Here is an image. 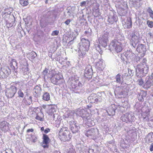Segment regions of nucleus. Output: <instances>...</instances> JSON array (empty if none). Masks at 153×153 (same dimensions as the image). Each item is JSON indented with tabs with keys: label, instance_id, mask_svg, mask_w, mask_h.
<instances>
[{
	"label": "nucleus",
	"instance_id": "nucleus-42",
	"mask_svg": "<svg viewBox=\"0 0 153 153\" xmlns=\"http://www.w3.org/2000/svg\"><path fill=\"white\" fill-rule=\"evenodd\" d=\"M147 12L149 13V14H150L153 12V11L150 7H149L147 9Z\"/></svg>",
	"mask_w": 153,
	"mask_h": 153
},
{
	"label": "nucleus",
	"instance_id": "nucleus-58",
	"mask_svg": "<svg viewBox=\"0 0 153 153\" xmlns=\"http://www.w3.org/2000/svg\"><path fill=\"white\" fill-rule=\"evenodd\" d=\"M82 117H84V116L82 115Z\"/></svg>",
	"mask_w": 153,
	"mask_h": 153
},
{
	"label": "nucleus",
	"instance_id": "nucleus-28",
	"mask_svg": "<svg viewBox=\"0 0 153 153\" xmlns=\"http://www.w3.org/2000/svg\"><path fill=\"white\" fill-rule=\"evenodd\" d=\"M18 97L21 98L23 97L24 96V94L23 93L21 89L19 90L18 92Z\"/></svg>",
	"mask_w": 153,
	"mask_h": 153
},
{
	"label": "nucleus",
	"instance_id": "nucleus-3",
	"mask_svg": "<svg viewBox=\"0 0 153 153\" xmlns=\"http://www.w3.org/2000/svg\"><path fill=\"white\" fill-rule=\"evenodd\" d=\"M146 60L145 58L143 59V63H141L138 65L137 69L139 72L137 73V76L141 78L146 76L149 71V67L146 64Z\"/></svg>",
	"mask_w": 153,
	"mask_h": 153
},
{
	"label": "nucleus",
	"instance_id": "nucleus-20",
	"mask_svg": "<svg viewBox=\"0 0 153 153\" xmlns=\"http://www.w3.org/2000/svg\"><path fill=\"white\" fill-rule=\"evenodd\" d=\"M152 85V83L151 81L150 80H148L146 82L143 84V87L146 89H148Z\"/></svg>",
	"mask_w": 153,
	"mask_h": 153
},
{
	"label": "nucleus",
	"instance_id": "nucleus-12",
	"mask_svg": "<svg viewBox=\"0 0 153 153\" xmlns=\"http://www.w3.org/2000/svg\"><path fill=\"white\" fill-rule=\"evenodd\" d=\"M139 39V36H137L135 34H133L130 40L131 45L134 47H135L138 43Z\"/></svg>",
	"mask_w": 153,
	"mask_h": 153
},
{
	"label": "nucleus",
	"instance_id": "nucleus-8",
	"mask_svg": "<svg viewBox=\"0 0 153 153\" xmlns=\"http://www.w3.org/2000/svg\"><path fill=\"white\" fill-rule=\"evenodd\" d=\"M85 135L94 140L96 139L97 137L96 130L94 128H91L87 131L85 133Z\"/></svg>",
	"mask_w": 153,
	"mask_h": 153
},
{
	"label": "nucleus",
	"instance_id": "nucleus-30",
	"mask_svg": "<svg viewBox=\"0 0 153 153\" xmlns=\"http://www.w3.org/2000/svg\"><path fill=\"white\" fill-rule=\"evenodd\" d=\"M147 23L149 27L152 28L153 27V22L148 21Z\"/></svg>",
	"mask_w": 153,
	"mask_h": 153
},
{
	"label": "nucleus",
	"instance_id": "nucleus-59",
	"mask_svg": "<svg viewBox=\"0 0 153 153\" xmlns=\"http://www.w3.org/2000/svg\"><path fill=\"white\" fill-rule=\"evenodd\" d=\"M40 25L41 26V24H40Z\"/></svg>",
	"mask_w": 153,
	"mask_h": 153
},
{
	"label": "nucleus",
	"instance_id": "nucleus-10",
	"mask_svg": "<svg viewBox=\"0 0 153 153\" xmlns=\"http://www.w3.org/2000/svg\"><path fill=\"white\" fill-rule=\"evenodd\" d=\"M9 123L5 121L0 123V130L4 133L7 132L10 128Z\"/></svg>",
	"mask_w": 153,
	"mask_h": 153
},
{
	"label": "nucleus",
	"instance_id": "nucleus-19",
	"mask_svg": "<svg viewBox=\"0 0 153 153\" xmlns=\"http://www.w3.org/2000/svg\"><path fill=\"white\" fill-rule=\"evenodd\" d=\"M132 26L131 19V18L130 17L127 19L126 22L124 24V27L126 28L129 29L131 28Z\"/></svg>",
	"mask_w": 153,
	"mask_h": 153
},
{
	"label": "nucleus",
	"instance_id": "nucleus-41",
	"mask_svg": "<svg viewBox=\"0 0 153 153\" xmlns=\"http://www.w3.org/2000/svg\"><path fill=\"white\" fill-rule=\"evenodd\" d=\"M94 152V149H89L88 151V153H93Z\"/></svg>",
	"mask_w": 153,
	"mask_h": 153
},
{
	"label": "nucleus",
	"instance_id": "nucleus-44",
	"mask_svg": "<svg viewBox=\"0 0 153 153\" xmlns=\"http://www.w3.org/2000/svg\"><path fill=\"white\" fill-rule=\"evenodd\" d=\"M150 150L151 151H153V143H152L150 146Z\"/></svg>",
	"mask_w": 153,
	"mask_h": 153
},
{
	"label": "nucleus",
	"instance_id": "nucleus-14",
	"mask_svg": "<svg viewBox=\"0 0 153 153\" xmlns=\"http://www.w3.org/2000/svg\"><path fill=\"white\" fill-rule=\"evenodd\" d=\"M125 56L128 59H134L135 56V54L130 51H127L125 53Z\"/></svg>",
	"mask_w": 153,
	"mask_h": 153
},
{
	"label": "nucleus",
	"instance_id": "nucleus-48",
	"mask_svg": "<svg viewBox=\"0 0 153 153\" xmlns=\"http://www.w3.org/2000/svg\"><path fill=\"white\" fill-rule=\"evenodd\" d=\"M95 102H97L99 101V99L97 98H96L94 100Z\"/></svg>",
	"mask_w": 153,
	"mask_h": 153
},
{
	"label": "nucleus",
	"instance_id": "nucleus-46",
	"mask_svg": "<svg viewBox=\"0 0 153 153\" xmlns=\"http://www.w3.org/2000/svg\"><path fill=\"white\" fill-rule=\"evenodd\" d=\"M150 17L153 19V12L149 14Z\"/></svg>",
	"mask_w": 153,
	"mask_h": 153
},
{
	"label": "nucleus",
	"instance_id": "nucleus-57",
	"mask_svg": "<svg viewBox=\"0 0 153 153\" xmlns=\"http://www.w3.org/2000/svg\"><path fill=\"white\" fill-rule=\"evenodd\" d=\"M88 108H91V106H88Z\"/></svg>",
	"mask_w": 153,
	"mask_h": 153
},
{
	"label": "nucleus",
	"instance_id": "nucleus-4",
	"mask_svg": "<svg viewBox=\"0 0 153 153\" xmlns=\"http://www.w3.org/2000/svg\"><path fill=\"white\" fill-rule=\"evenodd\" d=\"M122 45V43L118 41H112L109 46V49L111 51H112L113 49L111 48V46H112L117 53L120 52L122 51L123 49Z\"/></svg>",
	"mask_w": 153,
	"mask_h": 153
},
{
	"label": "nucleus",
	"instance_id": "nucleus-25",
	"mask_svg": "<svg viewBox=\"0 0 153 153\" xmlns=\"http://www.w3.org/2000/svg\"><path fill=\"white\" fill-rule=\"evenodd\" d=\"M116 82L117 83H120L121 82V75L120 74H118L115 76Z\"/></svg>",
	"mask_w": 153,
	"mask_h": 153
},
{
	"label": "nucleus",
	"instance_id": "nucleus-7",
	"mask_svg": "<svg viewBox=\"0 0 153 153\" xmlns=\"http://www.w3.org/2000/svg\"><path fill=\"white\" fill-rule=\"evenodd\" d=\"M17 91V88L15 86H12L6 89L5 92L6 95L8 98H12L14 96Z\"/></svg>",
	"mask_w": 153,
	"mask_h": 153
},
{
	"label": "nucleus",
	"instance_id": "nucleus-40",
	"mask_svg": "<svg viewBox=\"0 0 153 153\" xmlns=\"http://www.w3.org/2000/svg\"><path fill=\"white\" fill-rule=\"evenodd\" d=\"M50 129L48 128L45 129L44 131L45 133L47 134L50 132Z\"/></svg>",
	"mask_w": 153,
	"mask_h": 153
},
{
	"label": "nucleus",
	"instance_id": "nucleus-51",
	"mask_svg": "<svg viewBox=\"0 0 153 153\" xmlns=\"http://www.w3.org/2000/svg\"><path fill=\"white\" fill-rule=\"evenodd\" d=\"M88 33V31H86L85 32V33L87 34Z\"/></svg>",
	"mask_w": 153,
	"mask_h": 153
},
{
	"label": "nucleus",
	"instance_id": "nucleus-9",
	"mask_svg": "<svg viewBox=\"0 0 153 153\" xmlns=\"http://www.w3.org/2000/svg\"><path fill=\"white\" fill-rule=\"evenodd\" d=\"M51 142V140L48 136L46 134H43L42 141V146L44 149H48L49 147V143Z\"/></svg>",
	"mask_w": 153,
	"mask_h": 153
},
{
	"label": "nucleus",
	"instance_id": "nucleus-22",
	"mask_svg": "<svg viewBox=\"0 0 153 153\" xmlns=\"http://www.w3.org/2000/svg\"><path fill=\"white\" fill-rule=\"evenodd\" d=\"M128 114H123L121 117V119L123 122H127L129 120L128 118Z\"/></svg>",
	"mask_w": 153,
	"mask_h": 153
},
{
	"label": "nucleus",
	"instance_id": "nucleus-23",
	"mask_svg": "<svg viewBox=\"0 0 153 153\" xmlns=\"http://www.w3.org/2000/svg\"><path fill=\"white\" fill-rule=\"evenodd\" d=\"M42 99L43 100L48 101L50 99V94L48 92H46L42 96Z\"/></svg>",
	"mask_w": 153,
	"mask_h": 153
},
{
	"label": "nucleus",
	"instance_id": "nucleus-16",
	"mask_svg": "<svg viewBox=\"0 0 153 153\" xmlns=\"http://www.w3.org/2000/svg\"><path fill=\"white\" fill-rule=\"evenodd\" d=\"M49 107V109L47 111V113L49 115L51 116H53L54 117V113L56 112V111L55 108L52 107L53 104H50L48 105Z\"/></svg>",
	"mask_w": 153,
	"mask_h": 153
},
{
	"label": "nucleus",
	"instance_id": "nucleus-37",
	"mask_svg": "<svg viewBox=\"0 0 153 153\" xmlns=\"http://www.w3.org/2000/svg\"><path fill=\"white\" fill-rule=\"evenodd\" d=\"M71 21L70 19H67L65 22V24L68 25L70 23Z\"/></svg>",
	"mask_w": 153,
	"mask_h": 153
},
{
	"label": "nucleus",
	"instance_id": "nucleus-60",
	"mask_svg": "<svg viewBox=\"0 0 153 153\" xmlns=\"http://www.w3.org/2000/svg\"><path fill=\"white\" fill-rule=\"evenodd\" d=\"M1 134H0V136H1Z\"/></svg>",
	"mask_w": 153,
	"mask_h": 153
},
{
	"label": "nucleus",
	"instance_id": "nucleus-50",
	"mask_svg": "<svg viewBox=\"0 0 153 153\" xmlns=\"http://www.w3.org/2000/svg\"><path fill=\"white\" fill-rule=\"evenodd\" d=\"M46 105H43L42 106V107L44 108V109H45L46 108Z\"/></svg>",
	"mask_w": 153,
	"mask_h": 153
},
{
	"label": "nucleus",
	"instance_id": "nucleus-15",
	"mask_svg": "<svg viewBox=\"0 0 153 153\" xmlns=\"http://www.w3.org/2000/svg\"><path fill=\"white\" fill-rule=\"evenodd\" d=\"M137 51L139 53H142L144 54L146 51V48L145 45L142 44L139 45L137 48Z\"/></svg>",
	"mask_w": 153,
	"mask_h": 153
},
{
	"label": "nucleus",
	"instance_id": "nucleus-34",
	"mask_svg": "<svg viewBox=\"0 0 153 153\" xmlns=\"http://www.w3.org/2000/svg\"><path fill=\"white\" fill-rule=\"evenodd\" d=\"M32 97L30 96L29 97V98H28V102H27V104L30 105L32 102Z\"/></svg>",
	"mask_w": 153,
	"mask_h": 153
},
{
	"label": "nucleus",
	"instance_id": "nucleus-54",
	"mask_svg": "<svg viewBox=\"0 0 153 153\" xmlns=\"http://www.w3.org/2000/svg\"><path fill=\"white\" fill-rule=\"evenodd\" d=\"M23 101H24V102H25V101H26V100H25V99H24L23 100Z\"/></svg>",
	"mask_w": 153,
	"mask_h": 153
},
{
	"label": "nucleus",
	"instance_id": "nucleus-39",
	"mask_svg": "<svg viewBox=\"0 0 153 153\" xmlns=\"http://www.w3.org/2000/svg\"><path fill=\"white\" fill-rule=\"evenodd\" d=\"M68 153H76V152L73 149H70Z\"/></svg>",
	"mask_w": 153,
	"mask_h": 153
},
{
	"label": "nucleus",
	"instance_id": "nucleus-56",
	"mask_svg": "<svg viewBox=\"0 0 153 153\" xmlns=\"http://www.w3.org/2000/svg\"><path fill=\"white\" fill-rule=\"evenodd\" d=\"M32 58L33 59L35 57V56H32Z\"/></svg>",
	"mask_w": 153,
	"mask_h": 153
},
{
	"label": "nucleus",
	"instance_id": "nucleus-17",
	"mask_svg": "<svg viewBox=\"0 0 153 153\" xmlns=\"http://www.w3.org/2000/svg\"><path fill=\"white\" fill-rule=\"evenodd\" d=\"M84 76L86 79L89 80L92 78V73L90 69L85 70Z\"/></svg>",
	"mask_w": 153,
	"mask_h": 153
},
{
	"label": "nucleus",
	"instance_id": "nucleus-43",
	"mask_svg": "<svg viewBox=\"0 0 153 153\" xmlns=\"http://www.w3.org/2000/svg\"><path fill=\"white\" fill-rule=\"evenodd\" d=\"M148 35L150 39H151L153 37V35L152 33H149L148 34Z\"/></svg>",
	"mask_w": 153,
	"mask_h": 153
},
{
	"label": "nucleus",
	"instance_id": "nucleus-38",
	"mask_svg": "<svg viewBox=\"0 0 153 153\" xmlns=\"http://www.w3.org/2000/svg\"><path fill=\"white\" fill-rule=\"evenodd\" d=\"M34 131V129L32 128L31 129H29L27 130L26 131V132L27 133H29L30 132H33Z\"/></svg>",
	"mask_w": 153,
	"mask_h": 153
},
{
	"label": "nucleus",
	"instance_id": "nucleus-21",
	"mask_svg": "<svg viewBox=\"0 0 153 153\" xmlns=\"http://www.w3.org/2000/svg\"><path fill=\"white\" fill-rule=\"evenodd\" d=\"M147 95V91L142 90L140 93L139 96H141V98H139V100L141 101H143V100L144 98L146 97Z\"/></svg>",
	"mask_w": 153,
	"mask_h": 153
},
{
	"label": "nucleus",
	"instance_id": "nucleus-5",
	"mask_svg": "<svg viewBox=\"0 0 153 153\" xmlns=\"http://www.w3.org/2000/svg\"><path fill=\"white\" fill-rule=\"evenodd\" d=\"M63 76L60 73L52 74L51 80L52 83L56 85H58L59 81L63 79Z\"/></svg>",
	"mask_w": 153,
	"mask_h": 153
},
{
	"label": "nucleus",
	"instance_id": "nucleus-13",
	"mask_svg": "<svg viewBox=\"0 0 153 153\" xmlns=\"http://www.w3.org/2000/svg\"><path fill=\"white\" fill-rule=\"evenodd\" d=\"M69 125L70 129L73 133H76L79 130L78 126L76 123L73 121H71L69 122Z\"/></svg>",
	"mask_w": 153,
	"mask_h": 153
},
{
	"label": "nucleus",
	"instance_id": "nucleus-31",
	"mask_svg": "<svg viewBox=\"0 0 153 153\" xmlns=\"http://www.w3.org/2000/svg\"><path fill=\"white\" fill-rule=\"evenodd\" d=\"M59 33V31L56 30L52 32L51 33V35L52 36H57Z\"/></svg>",
	"mask_w": 153,
	"mask_h": 153
},
{
	"label": "nucleus",
	"instance_id": "nucleus-18",
	"mask_svg": "<svg viewBox=\"0 0 153 153\" xmlns=\"http://www.w3.org/2000/svg\"><path fill=\"white\" fill-rule=\"evenodd\" d=\"M146 142L149 143L153 142V132L149 133L146 137Z\"/></svg>",
	"mask_w": 153,
	"mask_h": 153
},
{
	"label": "nucleus",
	"instance_id": "nucleus-24",
	"mask_svg": "<svg viewBox=\"0 0 153 153\" xmlns=\"http://www.w3.org/2000/svg\"><path fill=\"white\" fill-rule=\"evenodd\" d=\"M35 119L38 120L43 121L44 120V116L43 113H41L40 114H37L35 118Z\"/></svg>",
	"mask_w": 153,
	"mask_h": 153
},
{
	"label": "nucleus",
	"instance_id": "nucleus-26",
	"mask_svg": "<svg viewBox=\"0 0 153 153\" xmlns=\"http://www.w3.org/2000/svg\"><path fill=\"white\" fill-rule=\"evenodd\" d=\"M19 3L22 6H26L28 4V0H20Z\"/></svg>",
	"mask_w": 153,
	"mask_h": 153
},
{
	"label": "nucleus",
	"instance_id": "nucleus-11",
	"mask_svg": "<svg viewBox=\"0 0 153 153\" xmlns=\"http://www.w3.org/2000/svg\"><path fill=\"white\" fill-rule=\"evenodd\" d=\"M96 68L100 71H102L105 67V64L102 59H100L98 62L95 63Z\"/></svg>",
	"mask_w": 153,
	"mask_h": 153
},
{
	"label": "nucleus",
	"instance_id": "nucleus-36",
	"mask_svg": "<svg viewBox=\"0 0 153 153\" xmlns=\"http://www.w3.org/2000/svg\"><path fill=\"white\" fill-rule=\"evenodd\" d=\"M86 4L85 1H83L80 3V5L81 7H83L85 6Z\"/></svg>",
	"mask_w": 153,
	"mask_h": 153
},
{
	"label": "nucleus",
	"instance_id": "nucleus-27",
	"mask_svg": "<svg viewBox=\"0 0 153 153\" xmlns=\"http://www.w3.org/2000/svg\"><path fill=\"white\" fill-rule=\"evenodd\" d=\"M22 70L25 74H27L28 72L29 69L27 65L24 66V67L22 68Z\"/></svg>",
	"mask_w": 153,
	"mask_h": 153
},
{
	"label": "nucleus",
	"instance_id": "nucleus-35",
	"mask_svg": "<svg viewBox=\"0 0 153 153\" xmlns=\"http://www.w3.org/2000/svg\"><path fill=\"white\" fill-rule=\"evenodd\" d=\"M5 153H13V151L11 149H6L4 151Z\"/></svg>",
	"mask_w": 153,
	"mask_h": 153
},
{
	"label": "nucleus",
	"instance_id": "nucleus-52",
	"mask_svg": "<svg viewBox=\"0 0 153 153\" xmlns=\"http://www.w3.org/2000/svg\"><path fill=\"white\" fill-rule=\"evenodd\" d=\"M102 52H103L102 51H101L100 52V54H102Z\"/></svg>",
	"mask_w": 153,
	"mask_h": 153
},
{
	"label": "nucleus",
	"instance_id": "nucleus-29",
	"mask_svg": "<svg viewBox=\"0 0 153 153\" xmlns=\"http://www.w3.org/2000/svg\"><path fill=\"white\" fill-rule=\"evenodd\" d=\"M31 140L32 142L34 143L37 141V138L35 136L31 135Z\"/></svg>",
	"mask_w": 153,
	"mask_h": 153
},
{
	"label": "nucleus",
	"instance_id": "nucleus-6",
	"mask_svg": "<svg viewBox=\"0 0 153 153\" xmlns=\"http://www.w3.org/2000/svg\"><path fill=\"white\" fill-rule=\"evenodd\" d=\"M108 34L107 33H104L99 39V44L105 48L107 46L108 42Z\"/></svg>",
	"mask_w": 153,
	"mask_h": 153
},
{
	"label": "nucleus",
	"instance_id": "nucleus-2",
	"mask_svg": "<svg viewBox=\"0 0 153 153\" xmlns=\"http://www.w3.org/2000/svg\"><path fill=\"white\" fill-rule=\"evenodd\" d=\"M80 46L79 49L81 52V53L79 55L80 58H83L86 55L89 49L90 42L88 40L85 38H82L81 39V42L79 43Z\"/></svg>",
	"mask_w": 153,
	"mask_h": 153
},
{
	"label": "nucleus",
	"instance_id": "nucleus-55",
	"mask_svg": "<svg viewBox=\"0 0 153 153\" xmlns=\"http://www.w3.org/2000/svg\"><path fill=\"white\" fill-rule=\"evenodd\" d=\"M137 59H138V61H139V60H140V58H139V57H137Z\"/></svg>",
	"mask_w": 153,
	"mask_h": 153
},
{
	"label": "nucleus",
	"instance_id": "nucleus-32",
	"mask_svg": "<svg viewBox=\"0 0 153 153\" xmlns=\"http://www.w3.org/2000/svg\"><path fill=\"white\" fill-rule=\"evenodd\" d=\"M137 82L140 85L142 86L143 85L144 82L142 79H138L137 80Z\"/></svg>",
	"mask_w": 153,
	"mask_h": 153
},
{
	"label": "nucleus",
	"instance_id": "nucleus-1",
	"mask_svg": "<svg viewBox=\"0 0 153 153\" xmlns=\"http://www.w3.org/2000/svg\"><path fill=\"white\" fill-rule=\"evenodd\" d=\"M58 138L62 141H69L72 136L70 131L67 127L62 126L59 131Z\"/></svg>",
	"mask_w": 153,
	"mask_h": 153
},
{
	"label": "nucleus",
	"instance_id": "nucleus-53",
	"mask_svg": "<svg viewBox=\"0 0 153 153\" xmlns=\"http://www.w3.org/2000/svg\"><path fill=\"white\" fill-rule=\"evenodd\" d=\"M98 16H99V14H98L97 15H96L94 16H95V17H97Z\"/></svg>",
	"mask_w": 153,
	"mask_h": 153
},
{
	"label": "nucleus",
	"instance_id": "nucleus-47",
	"mask_svg": "<svg viewBox=\"0 0 153 153\" xmlns=\"http://www.w3.org/2000/svg\"><path fill=\"white\" fill-rule=\"evenodd\" d=\"M149 112L150 111L149 110V109H148V111H145V113H146V114L147 115H149Z\"/></svg>",
	"mask_w": 153,
	"mask_h": 153
},
{
	"label": "nucleus",
	"instance_id": "nucleus-49",
	"mask_svg": "<svg viewBox=\"0 0 153 153\" xmlns=\"http://www.w3.org/2000/svg\"><path fill=\"white\" fill-rule=\"evenodd\" d=\"M41 130L42 131H44L45 130H44V127H42L41 128Z\"/></svg>",
	"mask_w": 153,
	"mask_h": 153
},
{
	"label": "nucleus",
	"instance_id": "nucleus-45",
	"mask_svg": "<svg viewBox=\"0 0 153 153\" xmlns=\"http://www.w3.org/2000/svg\"><path fill=\"white\" fill-rule=\"evenodd\" d=\"M43 73L44 75H46L47 73H48V71L46 70V69H45L44 70Z\"/></svg>",
	"mask_w": 153,
	"mask_h": 153
},
{
	"label": "nucleus",
	"instance_id": "nucleus-33",
	"mask_svg": "<svg viewBox=\"0 0 153 153\" xmlns=\"http://www.w3.org/2000/svg\"><path fill=\"white\" fill-rule=\"evenodd\" d=\"M35 92L37 94L39 92H40L41 91V88L39 86H36L35 88Z\"/></svg>",
	"mask_w": 153,
	"mask_h": 153
}]
</instances>
